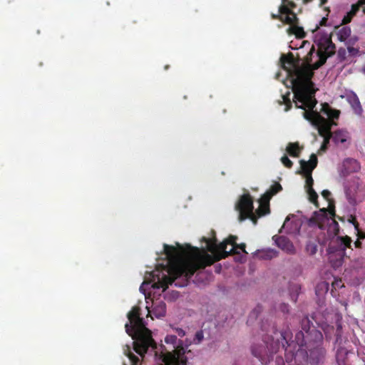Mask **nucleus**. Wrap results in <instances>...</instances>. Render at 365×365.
<instances>
[{
  "label": "nucleus",
  "instance_id": "1",
  "mask_svg": "<svg viewBox=\"0 0 365 365\" xmlns=\"http://www.w3.org/2000/svg\"><path fill=\"white\" fill-rule=\"evenodd\" d=\"M212 234L213 235L212 237H202L201 240L202 242L206 243V250L187 245L189 251L185 259L177 260L169 267L163 268V271L153 272L152 287L154 289L162 288L163 291L173 283H175L176 287H185L198 269H204L215 262L237 253L235 247L229 252L226 250L227 245L235 244L237 246L236 236L230 235L217 245L215 231L212 230Z\"/></svg>",
  "mask_w": 365,
  "mask_h": 365
},
{
  "label": "nucleus",
  "instance_id": "2",
  "mask_svg": "<svg viewBox=\"0 0 365 365\" xmlns=\"http://www.w3.org/2000/svg\"><path fill=\"white\" fill-rule=\"evenodd\" d=\"M318 46L317 56L319 59L311 65V56L314 51L312 47L306 57V63L299 65L296 62L292 53L282 54L280 58L282 67L287 71L292 78L294 96L297 98V104L299 107H315L317 101L315 98L316 91L313 88L312 78L314 71L323 66L328 57L335 53L336 46L328 34L317 36L314 41Z\"/></svg>",
  "mask_w": 365,
  "mask_h": 365
},
{
  "label": "nucleus",
  "instance_id": "3",
  "mask_svg": "<svg viewBox=\"0 0 365 365\" xmlns=\"http://www.w3.org/2000/svg\"><path fill=\"white\" fill-rule=\"evenodd\" d=\"M300 323L302 330L296 334L294 340H291L292 334L289 328L280 331L276 329L273 332L274 336H268L262 340L261 344H255L252 346V355L259 359L262 364L264 365L269 362L272 355L277 353L280 347L287 353L292 351V348L294 349L297 346L302 348L307 342L312 343L313 338L311 336V333L317 329L314 327L311 329L312 322L307 316L302 319Z\"/></svg>",
  "mask_w": 365,
  "mask_h": 365
},
{
  "label": "nucleus",
  "instance_id": "4",
  "mask_svg": "<svg viewBox=\"0 0 365 365\" xmlns=\"http://www.w3.org/2000/svg\"><path fill=\"white\" fill-rule=\"evenodd\" d=\"M293 102L296 108L304 110L303 117L309 121L313 125L317 127L319 135L324 138L323 143L320 147V151H326L328 148L330 139H331V129L333 125H336L334 122V119H338L340 115V111L336 109H333L327 103L322 104L321 113L326 115L328 118H325L316 110H314L315 107H299L297 104V98L294 97Z\"/></svg>",
  "mask_w": 365,
  "mask_h": 365
},
{
  "label": "nucleus",
  "instance_id": "5",
  "mask_svg": "<svg viewBox=\"0 0 365 365\" xmlns=\"http://www.w3.org/2000/svg\"><path fill=\"white\" fill-rule=\"evenodd\" d=\"M140 309L132 308L128 314L130 324L125 325L126 333L134 340V351L143 357L149 347L156 348V344L152 337L151 331L146 328L143 319L140 317Z\"/></svg>",
  "mask_w": 365,
  "mask_h": 365
},
{
  "label": "nucleus",
  "instance_id": "6",
  "mask_svg": "<svg viewBox=\"0 0 365 365\" xmlns=\"http://www.w3.org/2000/svg\"><path fill=\"white\" fill-rule=\"evenodd\" d=\"M165 341L166 344H172L173 350L162 354L161 357L164 365H187L188 359L192 353L190 350H186L182 346V343L178 344L176 335H167ZM179 342L181 341H179ZM123 353L130 359L131 365H138L140 364L139 358L131 351L128 345L124 346Z\"/></svg>",
  "mask_w": 365,
  "mask_h": 365
},
{
  "label": "nucleus",
  "instance_id": "7",
  "mask_svg": "<svg viewBox=\"0 0 365 365\" xmlns=\"http://www.w3.org/2000/svg\"><path fill=\"white\" fill-rule=\"evenodd\" d=\"M311 336L313 338L312 343L308 341L303 347L297 346L295 349L292 348V351L285 353L287 361H292L293 358L296 359L299 354H305L307 359L312 365H318L323 362L326 355V350L322 346L323 335L320 331L314 330Z\"/></svg>",
  "mask_w": 365,
  "mask_h": 365
},
{
  "label": "nucleus",
  "instance_id": "8",
  "mask_svg": "<svg viewBox=\"0 0 365 365\" xmlns=\"http://www.w3.org/2000/svg\"><path fill=\"white\" fill-rule=\"evenodd\" d=\"M352 240L350 237H338L336 238L337 247L330 246L329 247V261L334 269L341 267L346 255V248H350Z\"/></svg>",
  "mask_w": 365,
  "mask_h": 365
},
{
  "label": "nucleus",
  "instance_id": "9",
  "mask_svg": "<svg viewBox=\"0 0 365 365\" xmlns=\"http://www.w3.org/2000/svg\"><path fill=\"white\" fill-rule=\"evenodd\" d=\"M235 209L239 212L238 220L242 222L249 218L252 222L257 224V217L253 212V199L249 194H243L235 205Z\"/></svg>",
  "mask_w": 365,
  "mask_h": 365
},
{
  "label": "nucleus",
  "instance_id": "10",
  "mask_svg": "<svg viewBox=\"0 0 365 365\" xmlns=\"http://www.w3.org/2000/svg\"><path fill=\"white\" fill-rule=\"evenodd\" d=\"M289 13V9L285 5H280L278 14H272L271 18L274 20H279L284 24H292L297 20V16L287 15Z\"/></svg>",
  "mask_w": 365,
  "mask_h": 365
},
{
  "label": "nucleus",
  "instance_id": "11",
  "mask_svg": "<svg viewBox=\"0 0 365 365\" xmlns=\"http://www.w3.org/2000/svg\"><path fill=\"white\" fill-rule=\"evenodd\" d=\"M317 163L318 159L314 153L310 155L309 161L304 160H299L300 168L302 170L301 173L304 175H311L314 169L317 166Z\"/></svg>",
  "mask_w": 365,
  "mask_h": 365
},
{
  "label": "nucleus",
  "instance_id": "12",
  "mask_svg": "<svg viewBox=\"0 0 365 365\" xmlns=\"http://www.w3.org/2000/svg\"><path fill=\"white\" fill-rule=\"evenodd\" d=\"M273 239L280 249L289 254L294 253V247L292 242L287 237L274 235Z\"/></svg>",
  "mask_w": 365,
  "mask_h": 365
},
{
  "label": "nucleus",
  "instance_id": "13",
  "mask_svg": "<svg viewBox=\"0 0 365 365\" xmlns=\"http://www.w3.org/2000/svg\"><path fill=\"white\" fill-rule=\"evenodd\" d=\"M177 246L178 248L167 244L163 245L164 252L167 257L169 259H176L180 257L181 254L185 252L182 247L179 243H177Z\"/></svg>",
  "mask_w": 365,
  "mask_h": 365
},
{
  "label": "nucleus",
  "instance_id": "14",
  "mask_svg": "<svg viewBox=\"0 0 365 365\" xmlns=\"http://www.w3.org/2000/svg\"><path fill=\"white\" fill-rule=\"evenodd\" d=\"M299 19L297 17V20L292 24H288L289 27L287 29V32L289 34H293L298 38H303L305 37L306 34L302 27L298 26Z\"/></svg>",
  "mask_w": 365,
  "mask_h": 365
},
{
  "label": "nucleus",
  "instance_id": "15",
  "mask_svg": "<svg viewBox=\"0 0 365 365\" xmlns=\"http://www.w3.org/2000/svg\"><path fill=\"white\" fill-rule=\"evenodd\" d=\"M151 313L157 318H161L164 317L166 314L165 303L163 302L154 303Z\"/></svg>",
  "mask_w": 365,
  "mask_h": 365
},
{
  "label": "nucleus",
  "instance_id": "16",
  "mask_svg": "<svg viewBox=\"0 0 365 365\" xmlns=\"http://www.w3.org/2000/svg\"><path fill=\"white\" fill-rule=\"evenodd\" d=\"M349 103H350L352 109L354 110V113L356 115H361L363 109L361 106L360 101L359 98L356 96V95H353L352 96H350L348 99Z\"/></svg>",
  "mask_w": 365,
  "mask_h": 365
},
{
  "label": "nucleus",
  "instance_id": "17",
  "mask_svg": "<svg viewBox=\"0 0 365 365\" xmlns=\"http://www.w3.org/2000/svg\"><path fill=\"white\" fill-rule=\"evenodd\" d=\"M302 148L299 147V143H289L287 148V153L292 157L298 158L300 155Z\"/></svg>",
  "mask_w": 365,
  "mask_h": 365
},
{
  "label": "nucleus",
  "instance_id": "18",
  "mask_svg": "<svg viewBox=\"0 0 365 365\" xmlns=\"http://www.w3.org/2000/svg\"><path fill=\"white\" fill-rule=\"evenodd\" d=\"M331 138L336 144L344 143L346 141L347 134L346 132H344L342 130H336L333 133H331Z\"/></svg>",
  "mask_w": 365,
  "mask_h": 365
},
{
  "label": "nucleus",
  "instance_id": "19",
  "mask_svg": "<svg viewBox=\"0 0 365 365\" xmlns=\"http://www.w3.org/2000/svg\"><path fill=\"white\" fill-rule=\"evenodd\" d=\"M351 34V29L349 26H343L339 29L336 35L337 36V39L340 41H345Z\"/></svg>",
  "mask_w": 365,
  "mask_h": 365
},
{
  "label": "nucleus",
  "instance_id": "20",
  "mask_svg": "<svg viewBox=\"0 0 365 365\" xmlns=\"http://www.w3.org/2000/svg\"><path fill=\"white\" fill-rule=\"evenodd\" d=\"M359 9H360L359 7V5H356V4H353L351 6V11L344 16L342 19V24L345 25L350 23L353 17L356 15V14L359 11Z\"/></svg>",
  "mask_w": 365,
  "mask_h": 365
},
{
  "label": "nucleus",
  "instance_id": "21",
  "mask_svg": "<svg viewBox=\"0 0 365 365\" xmlns=\"http://www.w3.org/2000/svg\"><path fill=\"white\" fill-rule=\"evenodd\" d=\"M359 9H360L359 7V5H356V4H353L351 6V11L344 16L342 19V24L345 25L350 23L353 17L356 15V14L359 11Z\"/></svg>",
  "mask_w": 365,
  "mask_h": 365
},
{
  "label": "nucleus",
  "instance_id": "22",
  "mask_svg": "<svg viewBox=\"0 0 365 365\" xmlns=\"http://www.w3.org/2000/svg\"><path fill=\"white\" fill-rule=\"evenodd\" d=\"M359 9H360L359 7V5H356V4H353L351 6V11L344 16L342 19V24L345 25L350 23L353 17L356 15V14L359 11Z\"/></svg>",
  "mask_w": 365,
  "mask_h": 365
},
{
  "label": "nucleus",
  "instance_id": "23",
  "mask_svg": "<svg viewBox=\"0 0 365 365\" xmlns=\"http://www.w3.org/2000/svg\"><path fill=\"white\" fill-rule=\"evenodd\" d=\"M336 360L338 365H347V352L344 349H339L336 354Z\"/></svg>",
  "mask_w": 365,
  "mask_h": 365
},
{
  "label": "nucleus",
  "instance_id": "24",
  "mask_svg": "<svg viewBox=\"0 0 365 365\" xmlns=\"http://www.w3.org/2000/svg\"><path fill=\"white\" fill-rule=\"evenodd\" d=\"M290 92L287 91L285 94L282 95V101H279V103L280 105L284 104V111L287 112L292 107V103L290 100Z\"/></svg>",
  "mask_w": 365,
  "mask_h": 365
},
{
  "label": "nucleus",
  "instance_id": "25",
  "mask_svg": "<svg viewBox=\"0 0 365 365\" xmlns=\"http://www.w3.org/2000/svg\"><path fill=\"white\" fill-rule=\"evenodd\" d=\"M269 212H270L269 205L259 203V206L256 210L255 214V215L257 217V220L259 217H261L269 213Z\"/></svg>",
  "mask_w": 365,
  "mask_h": 365
},
{
  "label": "nucleus",
  "instance_id": "26",
  "mask_svg": "<svg viewBox=\"0 0 365 365\" xmlns=\"http://www.w3.org/2000/svg\"><path fill=\"white\" fill-rule=\"evenodd\" d=\"M301 286L299 284H294L290 285V297L293 302H297Z\"/></svg>",
  "mask_w": 365,
  "mask_h": 365
},
{
  "label": "nucleus",
  "instance_id": "27",
  "mask_svg": "<svg viewBox=\"0 0 365 365\" xmlns=\"http://www.w3.org/2000/svg\"><path fill=\"white\" fill-rule=\"evenodd\" d=\"M321 213L314 212V215L312 217V220H314L317 223H321L323 222L324 219H327V210L325 208L320 210Z\"/></svg>",
  "mask_w": 365,
  "mask_h": 365
},
{
  "label": "nucleus",
  "instance_id": "28",
  "mask_svg": "<svg viewBox=\"0 0 365 365\" xmlns=\"http://www.w3.org/2000/svg\"><path fill=\"white\" fill-rule=\"evenodd\" d=\"M307 192L309 195V200L311 202L314 203L317 207H318V195L315 192L313 188H309L307 190Z\"/></svg>",
  "mask_w": 365,
  "mask_h": 365
},
{
  "label": "nucleus",
  "instance_id": "29",
  "mask_svg": "<svg viewBox=\"0 0 365 365\" xmlns=\"http://www.w3.org/2000/svg\"><path fill=\"white\" fill-rule=\"evenodd\" d=\"M282 190V185L279 182H275L273 185H271L270 188L267 191H266V192L272 196H274Z\"/></svg>",
  "mask_w": 365,
  "mask_h": 365
},
{
  "label": "nucleus",
  "instance_id": "30",
  "mask_svg": "<svg viewBox=\"0 0 365 365\" xmlns=\"http://www.w3.org/2000/svg\"><path fill=\"white\" fill-rule=\"evenodd\" d=\"M354 267L356 269H363L365 272V257L357 258L354 262Z\"/></svg>",
  "mask_w": 365,
  "mask_h": 365
},
{
  "label": "nucleus",
  "instance_id": "31",
  "mask_svg": "<svg viewBox=\"0 0 365 365\" xmlns=\"http://www.w3.org/2000/svg\"><path fill=\"white\" fill-rule=\"evenodd\" d=\"M351 222L353 223L356 230L357 231V237H358V238L361 239V240L365 239V232H363V231L359 230V225L357 222V221L356 220V219L354 218L353 220L351 221Z\"/></svg>",
  "mask_w": 365,
  "mask_h": 365
},
{
  "label": "nucleus",
  "instance_id": "32",
  "mask_svg": "<svg viewBox=\"0 0 365 365\" xmlns=\"http://www.w3.org/2000/svg\"><path fill=\"white\" fill-rule=\"evenodd\" d=\"M285 4L289 12L287 15H289L290 16H292V15H294V16H297V14L293 11V9L296 8V4L294 1L289 0H287V1Z\"/></svg>",
  "mask_w": 365,
  "mask_h": 365
},
{
  "label": "nucleus",
  "instance_id": "33",
  "mask_svg": "<svg viewBox=\"0 0 365 365\" xmlns=\"http://www.w3.org/2000/svg\"><path fill=\"white\" fill-rule=\"evenodd\" d=\"M203 338V331L202 330L197 331L193 339V342L196 344H198L202 341Z\"/></svg>",
  "mask_w": 365,
  "mask_h": 365
},
{
  "label": "nucleus",
  "instance_id": "34",
  "mask_svg": "<svg viewBox=\"0 0 365 365\" xmlns=\"http://www.w3.org/2000/svg\"><path fill=\"white\" fill-rule=\"evenodd\" d=\"M272 197V195L265 192L264 193L259 200V203L269 205V200Z\"/></svg>",
  "mask_w": 365,
  "mask_h": 365
},
{
  "label": "nucleus",
  "instance_id": "35",
  "mask_svg": "<svg viewBox=\"0 0 365 365\" xmlns=\"http://www.w3.org/2000/svg\"><path fill=\"white\" fill-rule=\"evenodd\" d=\"M281 162L287 168H291L293 165V163L287 155L281 158Z\"/></svg>",
  "mask_w": 365,
  "mask_h": 365
},
{
  "label": "nucleus",
  "instance_id": "36",
  "mask_svg": "<svg viewBox=\"0 0 365 365\" xmlns=\"http://www.w3.org/2000/svg\"><path fill=\"white\" fill-rule=\"evenodd\" d=\"M305 177H306V185H305L306 190L309 189V188H313L314 180L312 178V174L305 175Z\"/></svg>",
  "mask_w": 365,
  "mask_h": 365
},
{
  "label": "nucleus",
  "instance_id": "37",
  "mask_svg": "<svg viewBox=\"0 0 365 365\" xmlns=\"http://www.w3.org/2000/svg\"><path fill=\"white\" fill-rule=\"evenodd\" d=\"M322 197L326 199L328 202H329V206L331 205V200H330V196H331V192L328 190H324L322 192Z\"/></svg>",
  "mask_w": 365,
  "mask_h": 365
},
{
  "label": "nucleus",
  "instance_id": "38",
  "mask_svg": "<svg viewBox=\"0 0 365 365\" xmlns=\"http://www.w3.org/2000/svg\"><path fill=\"white\" fill-rule=\"evenodd\" d=\"M235 247V252H237L235 255L237 254H239L240 252L237 250V248H240V250H242L243 252H245V254H247V252H246L245 250V243H241L240 245L237 244V246H236L235 244H232V247Z\"/></svg>",
  "mask_w": 365,
  "mask_h": 365
},
{
  "label": "nucleus",
  "instance_id": "39",
  "mask_svg": "<svg viewBox=\"0 0 365 365\" xmlns=\"http://www.w3.org/2000/svg\"><path fill=\"white\" fill-rule=\"evenodd\" d=\"M279 309H280V311H281L282 312H283V313H284V314H285V313H288V312H289V305H288L287 304H284V303H283V304H280V306H279Z\"/></svg>",
  "mask_w": 365,
  "mask_h": 365
},
{
  "label": "nucleus",
  "instance_id": "40",
  "mask_svg": "<svg viewBox=\"0 0 365 365\" xmlns=\"http://www.w3.org/2000/svg\"><path fill=\"white\" fill-rule=\"evenodd\" d=\"M173 330L180 337H183L185 335V331L181 328H174Z\"/></svg>",
  "mask_w": 365,
  "mask_h": 365
},
{
  "label": "nucleus",
  "instance_id": "41",
  "mask_svg": "<svg viewBox=\"0 0 365 365\" xmlns=\"http://www.w3.org/2000/svg\"><path fill=\"white\" fill-rule=\"evenodd\" d=\"M356 4L359 5V9L362 8L363 12L365 13V0H359Z\"/></svg>",
  "mask_w": 365,
  "mask_h": 365
},
{
  "label": "nucleus",
  "instance_id": "42",
  "mask_svg": "<svg viewBox=\"0 0 365 365\" xmlns=\"http://www.w3.org/2000/svg\"><path fill=\"white\" fill-rule=\"evenodd\" d=\"M360 240L361 239L358 238L357 240L355 241V242H354L355 247H356V248H361V247L362 243L360 241Z\"/></svg>",
  "mask_w": 365,
  "mask_h": 365
},
{
  "label": "nucleus",
  "instance_id": "43",
  "mask_svg": "<svg viewBox=\"0 0 365 365\" xmlns=\"http://www.w3.org/2000/svg\"><path fill=\"white\" fill-rule=\"evenodd\" d=\"M341 329V325L340 324H337V328H336V336H340Z\"/></svg>",
  "mask_w": 365,
  "mask_h": 365
},
{
  "label": "nucleus",
  "instance_id": "44",
  "mask_svg": "<svg viewBox=\"0 0 365 365\" xmlns=\"http://www.w3.org/2000/svg\"><path fill=\"white\" fill-rule=\"evenodd\" d=\"M327 18L326 17H323L320 21V25L321 26H325L326 24H327Z\"/></svg>",
  "mask_w": 365,
  "mask_h": 365
},
{
  "label": "nucleus",
  "instance_id": "45",
  "mask_svg": "<svg viewBox=\"0 0 365 365\" xmlns=\"http://www.w3.org/2000/svg\"><path fill=\"white\" fill-rule=\"evenodd\" d=\"M338 53H339V56H345V54H346V51H345V49H344V48H339V52H338Z\"/></svg>",
  "mask_w": 365,
  "mask_h": 365
},
{
  "label": "nucleus",
  "instance_id": "46",
  "mask_svg": "<svg viewBox=\"0 0 365 365\" xmlns=\"http://www.w3.org/2000/svg\"><path fill=\"white\" fill-rule=\"evenodd\" d=\"M329 213L331 216L332 217H334L335 216V211H334V208H330V210H329Z\"/></svg>",
  "mask_w": 365,
  "mask_h": 365
},
{
  "label": "nucleus",
  "instance_id": "47",
  "mask_svg": "<svg viewBox=\"0 0 365 365\" xmlns=\"http://www.w3.org/2000/svg\"><path fill=\"white\" fill-rule=\"evenodd\" d=\"M257 312H258V311L257 310V309H255L252 311V312L251 313V314H250V317H251L252 315H253V316H255V317H257Z\"/></svg>",
  "mask_w": 365,
  "mask_h": 365
},
{
  "label": "nucleus",
  "instance_id": "48",
  "mask_svg": "<svg viewBox=\"0 0 365 365\" xmlns=\"http://www.w3.org/2000/svg\"><path fill=\"white\" fill-rule=\"evenodd\" d=\"M277 362L278 364L282 363V364H284L283 359H282V358H281V357H277Z\"/></svg>",
  "mask_w": 365,
  "mask_h": 365
},
{
  "label": "nucleus",
  "instance_id": "49",
  "mask_svg": "<svg viewBox=\"0 0 365 365\" xmlns=\"http://www.w3.org/2000/svg\"><path fill=\"white\" fill-rule=\"evenodd\" d=\"M348 51L349 52L351 53L352 51H354V48L353 47H348Z\"/></svg>",
  "mask_w": 365,
  "mask_h": 365
},
{
  "label": "nucleus",
  "instance_id": "50",
  "mask_svg": "<svg viewBox=\"0 0 365 365\" xmlns=\"http://www.w3.org/2000/svg\"><path fill=\"white\" fill-rule=\"evenodd\" d=\"M339 283H341V281L339 282H338L337 281L335 282L334 283H333V285H336V286H339Z\"/></svg>",
  "mask_w": 365,
  "mask_h": 365
},
{
  "label": "nucleus",
  "instance_id": "51",
  "mask_svg": "<svg viewBox=\"0 0 365 365\" xmlns=\"http://www.w3.org/2000/svg\"><path fill=\"white\" fill-rule=\"evenodd\" d=\"M287 1V0H282V4L281 5H285L286 6V2Z\"/></svg>",
  "mask_w": 365,
  "mask_h": 365
},
{
  "label": "nucleus",
  "instance_id": "52",
  "mask_svg": "<svg viewBox=\"0 0 365 365\" xmlns=\"http://www.w3.org/2000/svg\"><path fill=\"white\" fill-rule=\"evenodd\" d=\"M289 216H287V218H286V220H285V222H284V225H285V223H286L287 221H289Z\"/></svg>",
  "mask_w": 365,
  "mask_h": 365
},
{
  "label": "nucleus",
  "instance_id": "53",
  "mask_svg": "<svg viewBox=\"0 0 365 365\" xmlns=\"http://www.w3.org/2000/svg\"><path fill=\"white\" fill-rule=\"evenodd\" d=\"M322 1V4H325V2L327 1V0H321Z\"/></svg>",
  "mask_w": 365,
  "mask_h": 365
},
{
  "label": "nucleus",
  "instance_id": "54",
  "mask_svg": "<svg viewBox=\"0 0 365 365\" xmlns=\"http://www.w3.org/2000/svg\"><path fill=\"white\" fill-rule=\"evenodd\" d=\"M311 1H312V0H304V1L305 3H307V2Z\"/></svg>",
  "mask_w": 365,
  "mask_h": 365
},
{
  "label": "nucleus",
  "instance_id": "55",
  "mask_svg": "<svg viewBox=\"0 0 365 365\" xmlns=\"http://www.w3.org/2000/svg\"><path fill=\"white\" fill-rule=\"evenodd\" d=\"M363 71H364V73H365V66L363 68Z\"/></svg>",
  "mask_w": 365,
  "mask_h": 365
},
{
  "label": "nucleus",
  "instance_id": "56",
  "mask_svg": "<svg viewBox=\"0 0 365 365\" xmlns=\"http://www.w3.org/2000/svg\"><path fill=\"white\" fill-rule=\"evenodd\" d=\"M124 365H126V364H124Z\"/></svg>",
  "mask_w": 365,
  "mask_h": 365
}]
</instances>
